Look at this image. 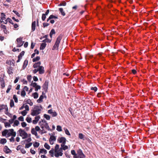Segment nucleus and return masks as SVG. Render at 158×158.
Returning <instances> with one entry per match:
<instances>
[{"label": "nucleus", "mask_w": 158, "mask_h": 158, "mask_svg": "<svg viewBox=\"0 0 158 158\" xmlns=\"http://www.w3.org/2000/svg\"><path fill=\"white\" fill-rule=\"evenodd\" d=\"M32 144V143H30L27 144H26L25 145V148H28L31 147Z\"/></svg>", "instance_id": "e433bc0d"}, {"label": "nucleus", "mask_w": 158, "mask_h": 158, "mask_svg": "<svg viewBox=\"0 0 158 158\" xmlns=\"http://www.w3.org/2000/svg\"><path fill=\"white\" fill-rule=\"evenodd\" d=\"M63 36V35L62 34H60L58 36L56 41L55 44L53 47V50H54L56 49H58L59 44L60 42V40L62 38Z\"/></svg>", "instance_id": "f03ea898"}, {"label": "nucleus", "mask_w": 158, "mask_h": 158, "mask_svg": "<svg viewBox=\"0 0 158 158\" xmlns=\"http://www.w3.org/2000/svg\"><path fill=\"white\" fill-rule=\"evenodd\" d=\"M8 131V130L7 129H5L2 132V135L3 136H5L7 134Z\"/></svg>", "instance_id": "393cba45"}, {"label": "nucleus", "mask_w": 158, "mask_h": 158, "mask_svg": "<svg viewBox=\"0 0 158 158\" xmlns=\"http://www.w3.org/2000/svg\"><path fill=\"white\" fill-rule=\"evenodd\" d=\"M48 36V35H45L44 36H43V37H40V40H42V39L45 38V39L43 40L42 41V42H47V43H50L51 41V40H50L49 39L47 38Z\"/></svg>", "instance_id": "9d476101"}, {"label": "nucleus", "mask_w": 158, "mask_h": 158, "mask_svg": "<svg viewBox=\"0 0 158 158\" xmlns=\"http://www.w3.org/2000/svg\"><path fill=\"white\" fill-rule=\"evenodd\" d=\"M31 118L30 117H27L26 118V120L28 123L31 122Z\"/></svg>", "instance_id": "c03bdc74"}, {"label": "nucleus", "mask_w": 158, "mask_h": 158, "mask_svg": "<svg viewBox=\"0 0 158 158\" xmlns=\"http://www.w3.org/2000/svg\"><path fill=\"white\" fill-rule=\"evenodd\" d=\"M8 22H9L12 24H14V23H13L12 20L9 18H8L6 20H5V22H4L3 23L4 24H6Z\"/></svg>", "instance_id": "2eb2a0df"}, {"label": "nucleus", "mask_w": 158, "mask_h": 158, "mask_svg": "<svg viewBox=\"0 0 158 158\" xmlns=\"http://www.w3.org/2000/svg\"><path fill=\"white\" fill-rule=\"evenodd\" d=\"M40 118V116H38L37 117H35V119H34V120H33V121H32V123H33L34 124H36L38 121L39 120V118Z\"/></svg>", "instance_id": "c85d7f7f"}, {"label": "nucleus", "mask_w": 158, "mask_h": 158, "mask_svg": "<svg viewBox=\"0 0 158 158\" xmlns=\"http://www.w3.org/2000/svg\"><path fill=\"white\" fill-rule=\"evenodd\" d=\"M61 147L59 148V145L56 144L55 147V154L54 156L56 157H58L60 156H62L63 155V150H65L68 149L67 146L65 145V144H61Z\"/></svg>", "instance_id": "f257e3e1"}, {"label": "nucleus", "mask_w": 158, "mask_h": 158, "mask_svg": "<svg viewBox=\"0 0 158 158\" xmlns=\"http://www.w3.org/2000/svg\"><path fill=\"white\" fill-rule=\"evenodd\" d=\"M48 81H46L42 86V87L45 93H46L47 91L48 87Z\"/></svg>", "instance_id": "1a4fd4ad"}, {"label": "nucleus", "mask_w": 158, "mask_h": 158, "mask_svg": "<svg viewBox=\"0 0 158 158\" xmlns=\"http://www.w3.org/2000/svg\"><path fill=\"white\" fill-rule=\"evenodd\" d=\"M39 145V143L38 142H35V143L33 144V146L35 148L38 147Z\"/></svg>", "instance_id": "4d7b16f0"}, {"label": "nucleus", "mask_w": 158, "mask_h": 158, "mask_svg": "<svg viewBox=\"0 0 158 158\" xmlns=\"http://www.w3.org/2000/svg\"><path fill=\"white\" fill-rule=\"evenodd\" d=\"M7 135L8 136H12L15 137L16 135V132H13V133H11L10 132H8L7 134Z\"/></svg>", "instance_id": "a878e982"}, {"label": "nucleus", "mask_w": 158, "mask_h": 158, "mask_svg": "<svg viewBox=\"0 0 158 158\" xmlns=\"http://www.w3.org/2000/svg\"><path fill=\"white\" fill-rule=\"evenodd\" d=\"M54 152H55V148H52L49 151V154L51 157H53L54 155Z\"/></svg>", "instance_id": "a211bd4d"}, {"label": "nucleus", "mask_w": 158, "mask_h": 158, "mask_svg": "<svg viewBox=\"0 0 158 158\" xmlns=\"http://www.w3.org/2000/svg\"><path fill=\"white\" fill-rule=\"evenodd\" d=\"M52 117H56L57 115V114L56 111L53 112L51 114Z\"/></svg>", "instance_id": "680f3d73"}, {"label": "nucleus", "mask_w": 158, "mask_h": 158, "mask_svg": "<svg viewBox=\"0 0 158 158\" xmlns=\"http://www.w3.org/2000/svg\"><path fill=\"white\" fill-rule=\"evenodd\" d=\"M44 117L47 120H49L50 118L49 115L46 114H44Z\"/></svg>", "instance_id": "a19ab883"}, {"label": "nucleus", "mask_w": 158, "mask_h": 158, "mask_svg": "<svg viewBox=\"0 0 158 158\" xmlns=\"http://www.w3.org/2000/svg\"><path fill=\"white\" fill-rule=\"evenodd\" d=\"M23 38L20 37L18 38L16 40L17 42V47H20L23 45V44H22V40Z\"/></svg>", "instance_id": "6e6552de"}, {"label": "nucleus", "mask_w": 158, "mask_h": 158, "mask_svg": "<svg viewBox=\"0 0 158 158\" xmlns=\"http://www.w3.org/2000/svg\"><path fill=\"white\" fill-rule=\"evenodd\" d=\"M44 147L47 149L49 150L50 148V146L47 143H45Z\"/></svg>", "instance_id": "f704fd0d"}, {"label": "nucleus", "mask_w": 158, "mask_h": 158, "mask_svg": "<svg viewBox=\"0 0 158 158\" xmlns=\"http://www.w3.org/2000/svg\"><path fill=\"white\" fill-rule=\"evenodd\" d=\"M27 103L29 104L30 106L33 105V103L30 99H28L27 101Z\"/></svg>", "instance_id": "58836bf2"}, {"label": "nucleus", "mask_w": 158, "mask_h": 158, "mask_svg": "<svg viewBox=\"0 0 158 158\" xmlns=\"http://www.w3.org/2000/svg\"><path fill=\"white\" fill-rule=\"evenodd\" d=\"M56 130L59 131H61L62 130L61 127L59 125L57 126Z\"/></svg>", "instance_id": "3c124183"}, {"label": "nucleus", "mask_w": 158, "mask_h": 158, "mask_svg": "<svg viewBox=\"0 0 158 158\" xmlns=\"http://www.w3.org/2000/svg\"><path fill=\"white\" fill-rule=\"evenodd\" d=\"M36 22L35 21L33 22L31 24V29L33 31L35 30Z\"/></svg>", "instance_id": "aec40b11"}, {"label": "nucleus", "mask_w": 158, "mask_h": 158, "mask_svg": "<svg viewBox=\"0 0 158 158\" xmlns=\"http://www.w3.org/2000/svg\"><path fill=\"white\" fill-rule=\"evenodd\" d=\"M7 72L9 74H12L13 73V69L11 66L8 67L7 68Z\"/></svg>", "instance_id": "ddd939ff"}, {"label": "nucleus", "mask_w": 158, "mask_h": 158, "mask_svg": "<svg viewBox=\"0 0 158 158\" xmlns=\"http://www.w3.org/2000/svg\"><path fill=\"white\" fill-rule=\"evenodd\" d=\"M13 98L15 100V102L17 103L18 102V98L16 97V96L15 95H14L13 96Z\"/></svg>", "instance_id": "49530a36"}, {"label": "nucleus", "mask_w": 158, "mask_h": 158, "mask_svg": "<svg viewBox=\"0 0 158 158\" xmlns=\"http://www.w3.org/2000/svg\"><path fill=\"white\" fill-rule=\"evenodd\" d=\"M40 113V108L38 106H35L34 108V110H32L31 114L33 116H35Z\"/></svg>", "instance_id": "39448f33"}, {"label": "nucleus", "mask_w": 158, "mask_h": 158, "mask_svg": "<svg viewBox=\"0 0 158 158\" xmlns=\"http://www.w3.org/2000/svg\"><path fill=\"white\" fill-rule=\"evenodd\" d=\"M91 89L96 92L97 90L98 89L96 87H92L91 88Z\"/></svg>", "instance_id": "774afa93"}, {"label": "nucleus", "mask_w": 158, "mask_h": 158, "mask_svg": "<svg viewBox=\"0 0 158 158\" xmlns=\"http://www.w3.org/2000/svg\"><path fill=\"white\" fill-rule=\"evenodd\" d=\"M46 15L44 14H43L42 16V19L43 21H44L46 18Z\"/></svg>", "instance_id": "13d9d810"}, {"label": "nucleus", "mask_w": 158, "mask_h": 158, "mask_svg": "<svg viewBox=\"0 0 158 158\" xmlns=\"http://www.w3.org/2000/svg\"><path fill=\"white\" fill-rule=\"evenodd\" d=\"M35 69L33 70V73H36L37 72H40V62L35 63L33 66Z\"/></svg>", "instance_id": "423d86ee"}, {"label": "nucleus", "mask_w": 158, "mask_h": 158, "mask_svg": "<svg viewBox=\"0 0 158 158\" xmlns=\"http://www.w3.org/2000/svg\"><path fill=\"white\" fill-rule=\"evenodd\" d=\"M45 73V70L44 68L41 66H40V74L44 73Z\"/></svg>", "instance_id": "b1692460"}, {"label": "nucleus", "mask_w": 158, "mask_h": 158, "mask_svg": "<svg viewBox=\"0 0 158 158\" xmlns=\"http://www.w3.org/2000/svg\"><path fill=\"white\" fill-rule=\"evenodd\" d=\"M59 10L60 11L61 13V14L63 16H64L65 15V12L64 11L63 9L62 8H60L59 9Z\"/></svg>", "instance_id": "bb28decb"}, {"label": "nucleus", "mask_w": 158, "mask_h": 158, "mask_svg": "<svg viewBox=\"0 0 158 158\" xmlns=\"http://www.w3.org/2000/svg\"><path fill=\"white\" fill-rule=\"evenodd\" d=\"M1 16L0 18L1 19L2 21H3V20H5V19H6V15L4 13H1Z\"/></svg>", "instance_id": "6ab92c4d"}, {"label": "nucleus", "mask_w": 158, "mask_h": 158, "mask_svg": "<svg viewBox=\"0 0 158 158\" xmlns=\"http://www.w3.org/2000/svg\"><path fill=\"white\" fill-rule=\"evenodd\" d=\"M19 124V122L17 120H16L15 121L14 126H15V125L17 126Z\"/></svg>", "instance_id": "052dcab7"}, {"label": "nucleus", "mask_w": 158, "mask_h": 158, "mask_svg": "<svg viewBox=\"0 0 158 158\" xmlns=\"http://www.w3.org/2000/svg\"><path fill=\"white\" fill-rule=\"evenodd\" d=\"M26 94L25 91L23 90L21 92V96L22 97H24L26 95Z\"/></svg>", "instance_id": "603ef678"}, {"label": "nucleus", "mask_w": 158, "mask_h": 158, "mask_svg": "<svg viewBox=\"0 0 158 158\" xmlns=\"http://www.w3.org/2000/svg\"><path fill=\"white\" fill-rule=\"evenodd\" d=\"M31 141V137L27 139H26L25 140H23L22 142L23 143H25L26 142H29Z\"/></svg>", "instance_id": "473e14b6"}, {"label": "nucleus", "mask_w": 158, "mask_h": 158, "mask_svg": "<svg viewBox=\"0 0 158 158\" xmlns=\"http://www.w3.org/2000/svg\"><path fill=\"white\" fill-rule=\"evenodd\" d=\"M46 154L47 153V151L44 149H40V153H44Z\"/></svg>", "instance_id": "2f4dec72"}, {"label": "nucleus", "mask_w": 158, "mask_h": 158, "mask_svg": "<svg viewBox=\"0 0 158 158\" xmlns=\"http://www.w3.org/2000/svg\"><path fill=\"white\" fill-rule=\"evenodd\" d=\"M55 34L56 32L55 30L54 29H52L49 34V35L51 38H52L53 35Z\"/></svg>", "instance_id": "4be33fe9"}, {"label": "nucleus", "mask_w": 158, "mask_h": 158, "mask_svg": "<svg viewBox=\"0 0 158 158\" xmlns=\"http://www.w3.org/2000/svg\"><path fill=\"white\" fill-rule=\"evenodd\" d=\"M5 113L7 115H8L9 117H11L12 114H10V113L9 112H8V110L7 111L6 110V111H5Z\"/></svg>", "instance_id": "8fccbe9b"}, {"label": "nucleus", "mask_w": 158, "mask_h": 158, "mask_svg": "<svg viewBox=\"0 0 158 158\" xmlns=\"http://www.w3.org/2000/svg\"><path fill=\"white\" fill-rule=\"evenodd\" d=\"M6 139H1L0 141V143L2 144H4L6 142Z\"/></svg>", "instance_id": "cd10ccee"}, {"label": "nucleus", "mask_w": 158, "mask_h": 158, "mask_svg": "<svg viewBox=\"0 0 158 158\" xmlns=\"http://www.w3.org/2000/svg\"><path fill=\"white\" fill-rule=\"evenodd\" d=\"M57 141L59 143H62L61 144H65L66 140L65 137H62L59 138L57 139Z\"/></svg>", "instance_id": "0eeeda50"}, {"label": "nucleus", "mask_w": 158, "mask_h": 158, "mask_svg": "<svg viewBox=\"0 0 158 158\" xmlns=\"http://www.w3.org/2000/svg\"><path fill=\"white\" fill-rule=\"evenodd\" d=\"M33 95L34 98H37L38 97V94L36 92L33 93Z\"/></svg>", "instance_id": "6e6d98bb"}, {"label": "nucleus", "mask_w": 158, "mask_h": 158, "mask_svg": "<svg viewBox=\"0 0 158 158\" xmlns=\"http://www.w3.org/2000/svg\"><path fill=\"white\" fill-rule=\"evenodd\" d=\"M4 109H5L7 111L8 108L7 106L3 104L0 105V112Z\"/></svg>", "instance_id": "9b49d317"}, {"label": "nucleus", "mask_w": 158, "mask_h": 158, "mask_svg": "<svg viewBox=\"0 0 158 158\" xmlns=\"http://www.w3.org/2000/svg\"><path fill=\"white\" fill-rule=\"evenodd\" d=\"M24 53L25 52L24 51H22L18 56V58H19L21 59L23 56L24 54Z\"/></svg>", "instance_id": "7c9ffc66"}, {"label": "nucleus", "mask_w": 158, "mask_h": 158, "mask_svg": "<svg viewBox=\"0 0 158 158\" xmlns=\"http://www.w3.org/2000/svg\"><path fill=\"white\" fill-rule=\"evenodd\" d=\"M31 132L32 134L34 135L35 136H36L37 137V136L38 135V134H37L36 131H35V130L34 128H32L31 129Z\"/></svg>", "instance_id": "5701e85b"}, {"label": "nucleus", "mask_w": 158, "mask_h": 158, "mask_svg": "<svg viewBox=\"0 0 158 158\" xmlns=\"http://www.w3.org/2000/svg\"><path fill=\"white\" fill-rule=\"evenodd\" d=\"M28 64V60H25L23 63V69L25 68Z\"/></svg>", "instance_id": "c9c22d12"}, {"label": "nucleus", "mask_w": 158, "mask_h": 158, "mask_svg": "<svg viewBox=\"0 0 158 158\" xmlns=\"http://www.w3.org/2000/svg\"><path fill=\"white\" fill-rule=\"evenodd\" d=\"M27 113V112L26 110H24L21 112V114L24 116L26 115Z\"/></svg>", "instance_id": "0e129e2a"}, {"label": "nucleus", "mask_w": 158, "mask_h": 158, "mask_svg": "<svg viewBox=\"0 0 158 158\" xmlns=\"http://www.w3.org/2000/svg\"><path fill=\"white\" fill-rule=\"evenodd\" d=\"M85 155L83 154L81 155H77L75 156H73L74 158H85Z\"/></svg>", "instance_id": "dca6fc26"}, {"label": "nucleus", "mask_w": 158, "mask_h": 158, "mask_svg": "<svg viewBox=\"0 0 158 158\" xmlns=\"http://www.w3.org/2000/svg\"><path fill=\"white\" fill-rule=\"evenodd\" d=\"M13 12H14L15 14L19 17H20V15L19 13L16 10H13Z\"/></svg>", "instance_id": "e2e57ef3"}, {"label": "nucleus", "mask_w": 158, "mask_h": 158, "mask_svg": "<svg viewBox=\"0 0 158 158\" xmlns=\"http://www.w3.org/2000/svg\"><path fill=\"white\" fill-rule=\"evenodd\" d=\"M5 126L6 127H10L11 126L10 124L8 122H5L4 123Z\"/></svg>", "instance_id": "09e8293b"}, {"label": "nucleus", "mask_w": 158, "mask_h": 158, "mask_svg": "<svg viewBox=\"0 0 158 158\" xmlns=\"http://www.w3.org/2000/svg\"><path fill=\"white\" fill-rule=\"evenodd\" d=\"M14 106V103L13 99H11L10 102V107H12Z\"/></svg>", "instance_id": "4c0bfd02"}, {"label": "nucleus", "mask_w": 158, "mask_h": 158, "mask_svg": "<svg viewBox=\"0 0 158 158\" xmlns=\"http://www.w3.org/2000/svg\"><path fill=\"white\" fill-rule=\"evenodd\" d=\"M71 153L72 155H74V156H75L77 155V154L74 150H72L71 151Z\"/></svg>", "instance_id": "69168bd1"}, {"label": "nucleus", "mask_w": 158, "mask_h": 158, "mask_svg": "<svg viewBox=\"0 0 158 158\" xmlns=\"http://www.w3.org/2000/svg\"><path fill=\"white\" fill-rule=\"evenodd\" d=\"M15 60L14 59H12L11 60H10V65H12L13 66L15 65Z\"/></svg>", "instance_id": "de8ad7c7"}, {"label": "nucleus", "mask_w": 158, "mask_h": 158, "mask_svg": "<svg viewBox=\"0 0 158 158\" xmlns=\"http://www.w3.org/2000/svg\"><path fill=\"white\" fill-rule=\"evenodd\" d=\"M40 60V57L37 56L35 58L33 59L32 61L33 62H36L37 61L39 60Z\"/></svg>", "instance_id": "ea45409f"}, {"label": "nucleus", "mask_w": 158, "mask_h": 158, "mask_svg": "<svg viewBox=\"0 0 158 158\" xmlns=\"http://www.w3.org/2000/svg\"><path fill=\"white\" fill-rule=\"evenodd\" d=\"M42 42L43 43L41 44L40 45V50L44 49L47 45V44H46V42Z\"/></svg>", "instance_id": "4468645a"}, {"label": "nucleus", "mask_w": 158, "mask_h": 158, "mask_svg": "<svg viewBox=\"0 0 158 158\" xmlns=\"http://www.w3.org/2000/svg\"><path fill=\"white\" fill-rule=\"evenodd\" d=\"M64 131H65V134L68 135H70V134L69 131H68V130L67 129H64Z\"/></svg>", "instance_id": "864d4df0"}, {"label": "nucleus", "mask_w": 158, "mask_h": 158, "mask_svg": "<svg viewBox=\"0 0 158 158\" xmlns=\"http://www.w3.org/2000/svg\"><path fill=\"white\" fill-rule=\"evenodd\" d=\"M44 124L40 125V127L42 128V130L40 129V131H41V133L42 134L46 132V131L44 130V128L47 129L48 130H50V128L48 124L46 123V121H45L44 123Z\"/></svg>", "instance_id": "7ed1b4c3"}, {"label": "nucleus", "mask_w": 158, "mask_h": 158, "mask_svg": "<svg viewBox=\"0 0 158 158\" xmlns=\"http://www.w3.org/2000/svg\"><path fill=\"white\" fill-rule=\"evenodd\" d=\"M3 151L6 154L11 153L12 152V151L6 146H5Z\"/></svg>", "instance_id": "f8f14e48"}, {"label": "nucleus", "mask_w": 158, "mask_h": 158, "mask_svg": "<svg viewBox=\"0 0 158 158\" xmlns=\"http://www.w3.org/2000/svg\"><path fill=\"white\" fill-rule=\"evenodd\" d=\"M58 19V17L57 16H55L53 15H51L49 16V19Z\"/></svg>", "instance_id": "bf43d9fd"}, {"label": "nucleus", "mask_w": 158, "mask_h": 158, "mask_svg": "<svg viewBox=\"0 0 158 158\" xmlns=\"http://www.w3.org/2000/svg\"><path fill=\"white\" fill-rule=\"evenodd\" d=\"M18 131L19 134V135L22 137L23 139H26L28 137V134L24 130L20 128Z\"/></svg>", "instance_id": "20e7f679"}, {"label": "nucleus", "mask_w": 158, "mask_h": 158, "mask_svg": "<svg viewBox=\"0 0 158 158\" xmlns=\"http://www.w3.org/2000/svg\"><path fill=\"white\" fill-rule=\"evenodd\" d=\"M32 78L31 75H28L27 77V79L28 81L30 82Z\"/></svg>", "instance_id": "338daca9"}, {"label": "nucleus", "mask_w": 158, "mask_h": 158, "mask_svg": "<svg viewBox=\"0 0 158 158\" xmlns=\"http://www.w3.org/2000/svg\"><path fill=\"white\" fill-rule=\"evenodd\" d=\"M0 84L2 89L4 88L5 87V82L4 78L0 82Z\"/></svg>", "instance_id": "412c9836"}, {"label": "nucleus", "mask_w": 158, "mask_h": 158, "mask_svg": "<svg viewBox=\"0 0 158 158\" xmlns=\"http://www.w3.org/2000/svg\"><path fill=\"white\" fill-rule=\"evenodd\" d=\"M49 140L52 141H55L56 140V137L53 135L51 136L50 137Z\"/></svg>", "instance_id": "79ce46f5"}, {"label": "nucleus", "mask_w": 158, "mask_h": 158, "mask_svg": "<svg viewBox=\"0 0 158 158\" xmlns=\"http://www.w3.org/2000/svg\"><path fill=\"white\" fill-rule=\"evenodd\" d=\"M66 5V3L64 1H63L62 2H61L60 4L58 5V6H65Z\"/></svg>", "instance_id": "72a5a7b5"}, {"label": "nucleus", "mask_w": 158, "mask_h": 158, "mask_svg": "<svg viewBox=\"0 0 158 158\" xmlns=\"http://www.w3.org/2000/svg\"><path fill=\"white\" fill-rule=\"evenodd\" d=\"M34 52H35L33 53L31 56V58H33L35 56L36 53L37 54H38L39 53V51L37 50L36 49H35L34 51Z\"/></svg>", "instance_id": "c756f323"}, {"label": "nucleus", "mask_w": 158, "mask_h": 158, "mask_svg": "<svg viewBox=\"0 0 158 158\" xmlns=\"http://www.w3.org/2000/svg\"><path fill=\"white\" fill-rule=\"evenodd\" d=\"M77 155L82 154L84 153H83L81 149H79L77 151Z\"/></svg>", "instance_id": "5fc2aeb1"}, {"label": "nucleus", "mask_w": 158, "mask_h": 158, "mask_svg": "<svg viewBox=\"0 0 158 158\" xmlns=\"http://www.w3.org/2000/svg\"><path fill=\"white\" fill-rule=\"evenodd\" d=\"M78 137L81 139H83L84 137V135L82 133H79Z\"/></svg>", "instance_id": "37998d69"}, {"label": "nucleus", "mask_w": 158, "mask_h": 158, "mask_svg": "<svg viewBox=\"0 0 158 158\" xmlns=\"http://www.w3.org/2000/svg\"><path fill=\"white\" fill-rule=\"evenodd\" d=\"M11 86H12L11 85H8L7 89L6 92L7 93H8L10 91L11 89Z\"/></svg>", "instance_id": "a18cd8bd"}, {"label": "nucleus", "mask_w": 158, "mask_h": 158, "mask_svg": "<svg viewBox=\"0 0 158 158\" xmlns=\"http://www.w3.org/2000/svg\"><path fill=\"white\" fill-rule=\"evenodd\" d=\"M31 84L33 87H36L35 89V91H37L38 89H40V85H37L36 83L35 82L32 83Z\"/></svg>", "instance_id": "f3484780"}]
</instances>
